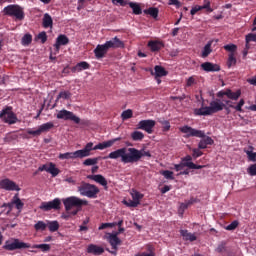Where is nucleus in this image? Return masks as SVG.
<instances>
[{
    "label": "nucleus",
    "instance_id": "f257e3e1",
    "mask_svg": "<svg viewBox=\"0 0 256 256\" xmlns=\"http://www.w3.org/2000/svg\"><path fill=\"white\" fill-rule=\"evenodd\" d=\"M143 157H151V152L145 151V149L138 150L137 148H120L109 153L104 159H121V162L127 165V163H138Z\"/></svg>",
    "mask_w": 256,
    "mask_h": 256
},
{
    "label": "nucleus",
    "instance_id": "f03ea898",
    "mask_svg": "<svg viewBox=\"0 0 256 256\" xmlns=\"http://www.w3.org/2000/svg\"><path fill=\"white\" fill-rule=\"evenodd\" d=\"M223 109H225V103H223L221 99H215L210 102L209 106H204L202 104L200 108L194 110V113L195 115L207 117L214 113H219V111H223Z\"/></svg>",
    "mask_w": 256,
    "mask_h": 256
},
{
    "label": "nucleus",
    "instance_id": "7ed1b4c3",
    "mask_svg": "<svg viewBox=\"0 0 256 256\" xmlns=\"http://www.w3.org/2000/svg\"><path fill=\"white\" fill-rule=\"evenodd\" d=\"M77 191L82 197H88V199H97V195H99V188L86 182H81Z\"/></svg>",
    "mask_w": 256,
    "mask_h": 256
},
{
    "label": "nucleus",
    "instance_id": "20e7f679",
    "mask_svg": "<svg viewBox=\"0 0 256 256\" xmlns=\"http://www.w3.org/2000/svg\"><path fill=\"white\" fill-rule=\"evenodd\" d=\"M31 248V244L25 243L17 238H11L6 240L3 249L6 251H16V249H29Z\"/></svg>",
    "mask_w": 256,
    "mask_h": 256
},
{
    "label": "nucleus",
    "instance_id": "39448f33",
    "mask_svg": "<svg viewBox=\"0 0 256 256\" xmlns=\"http://www.w3.org/2000/svg\"><path fill=\"white\" fill-rule=\"evenodd\" d=\"M5 15L9 17H15L17 21H23L25 19V10L19 5H8L4 8Z\"/></svg>",
    "mask_w": 256,
    "mask_h": 256
},
{
    "label": "nucleus",
    "instance_id": "423d86ee",
    "mask_svg": "<svg viewBox=\"0 0 256 256\" xmlns=\"http://www.w3.org/2000/svg\"><path fill=\"white\" fill-rule=\"evenodd\" d=\"M62 201L66 211L73 209V207H77L78 209H81L83 205H87L89 203L87 202V200H83L77 196H70L68 198L63 199Z\"/></svg>",
    "mask_w": 256,
    "mask_h": 256
},
{
    "label": "nucleus",
    "instance_id": "0eeeda50",
    "mask_svg": "<svg viewBox=\"0 0 256 256\" xmlns=\"http://www.w3.org/2000/svg\"><path fill=\"white\" fill-rule=\"evenodd\" d=\"M55 127V124L53 122H46L36 129H28L27 134L32 135V137H39L42 133H47L51 131Z\"/></svg>",
    "mask_w": 256,
    "mask_h": 256
},
{
    "label": "nucleus",
    "instance_id": "6e6552de",
    "mask_svg": "<svg viewBox=\"0 0 256 256\" xmlns=\"http://www.w3.org/2000/svg\"><path fill=\"white\" fill-rule=\"evenodd\" d=\"M105 239L112 247V251H110V253H112V255H117V249H119V245H121L118 233H106Z\"/></svg>",
    "mask_w": 256,
    "mask_h": 256
},
{
    "label": "nucleus",
    "instance_id": "1a4fd4ad",
    "mask_svg": "<svg viewBox=\"0 0 256 256\" xmlns=\"http://www.w3.org/2000/svg\"><path fill=\"white\" fill-rule=\"evenodd\" d=\"M0 119L4 121V123H8V125H15L17 123V116L11 110V107H7L0 112Z\"/></svg>",
    "mask_w": 256,
    "mask_h": 256
},
{
    "label": "nucleus",
    "instance_id": "9d476101",
    "mask_svg": "<svg viewBox=\"0 0 256 256\" xmlns=\"http://www.w3.org/2000/svg\"><path fill=\"white\" fill-rule=\"evenodd\" d=\"M56 117H57V119H64V121H73L77 125H79L81 123V118L77 117L76 115H74L73 112L68 111V110H60L57 113Z\"/></svg>",
    "mask_w": 256,
    "mask_h": 256
},
{
    "label": "nucleus",
    "instance_id": "9b49d317",
    "mask_svg": "<svg viewBox=\"0 0 256 256\" xmlns=\"http://www.w3.org/2000/svg\"><path fill=\"white\" fill-rule=\"evenodd\" d=\"M180 131L184 133L186 137H205V131L197 130L187 125L180 127Z\"/></svg>",
    "mask_w": 256,
    "mask_h": 256
},
{
    "label": "nucleus",
    "instance_id": "f8f14e48",
    "mask_svg": "<svg viewBox=\"0 0 256 256\" xmlns=\"http://www.w3.org/2000/svg\"><path fill=\"white\" fill-rule=\"evenodd\" d=\"M39 209L42 211H51V209H54L55 211L61 209V199L55 198L52 201L49 202H42L39 206Z\"/></svg>",
    "mask_w": 256,
    "mask_h": 256
},
{
    "label": "nucleus",
    "instance_id": "ddd939ff",
    "mask_svg": "<svg viewBox=\"0 0 256 256\" xmlns=\"http://www.w3.org/2000/svg\"><path fill=\"white\" fill-rule=\"evenodd\" d=\"M91 151H96L95 147H93V142H89L83 149L75 151V159L89 157L91 155Z\"/></svg>",
    "mask_w": 256,
    "mask_h": 256
},
{
    "label": "nucleus",
    "instance_id": "4468645a",
    "mask_svg": "<svg viewBox=\"0 0 256 256\" xmlns=\"http://www.w3.org/2000/svg\"><path fill=\"white\" fill-rule=\"evenodd\" d=\"M155 125H156L155 120H141L137 125V129L146 131V133L151 135V133H153V129H154Z\"/></svg>",
    "mask_w": 256,
    "mask_h": 256
},
{
    "label": "nucleus",
    "instance_id": "2eb2a0df",
    "mask_svg": "<svg viewBox=\"0 0 256 256\" xmlns=\"http://www.w3.org/2000/svg\"><path fill=\"white\" fill-rule=\"evenodd\" d=\"M104 45L107 49H123V47H125V43H123V41H121V39H119L117 36L109 41H106Z\"/></svg>",
    "mask_w": 256,
    "mask_h": 256
},
{
    "label": "nucleus",
    "instance_id": "dca6fc26",
    "mask_svg": "<svg viewBox=\"0 0 256 256\" xmlns=\"http://www.w3.org/2000/svg\"><path fill=\"white\" fill-rule=\"evenodd\" d=\"M0 187L1 189H5V191H21V188H19L15 182L9 179L0 181Z\"/></svg>",
    "mask_w": 256,
    "mask_h": 256
},
{
    "label": "nucleus",
    "instance_id": "f3484780",
    "mask_svg": "<svg viewBox=\"0 0 256 256\" xmlns=\"http://www.w3.org/2000/svg\"><path fill=\"white\" fill-rule=\"evenodd\" d=\"M200 67L206 73H217L218 71H221V66H219V64H213L211 62H204Z\"/></svg>",
    "mask_w": 256,
    "mask_h": 256
},
{
    "label": "nucleus",
    "instance_id": "a211bd4d",
    "mask_svg": "<svg viewBox=\"0 0 256 256\" xmlns=\"http://www.w3.org/2000/svg\"><path fill=\"white\" fill-rule=\"evenodd\" d=\"M117 141H121V137H117L108 141H104L102 143H98L96 146H94V149H99L100 151H103V149H109V147H113Z\"/></svg>",
    "mask_w": 256,
    "mask_h": 256
},
{
    "label": "nucleus",
    "instance_id": "6ab92c4d",
    "mask_svg": "<svg viewBox=\"0 0 256 256\" xmlns=\"http://www.w3.org/2000/svg\"><path fill=\"white\" fill-rule=\"evenodd\" d=\"M109 51V49L107 48V46L105 44H99L96 46V48L94 49V54L96 59H103V57H105V55H107V52Z\"/></svg>",
    "mask_w": 256,
    "mask_h": 256
},
{
    "label": "nucleus",
    "instance_id": "aec40b11",
    "mask_svg": "<svg viewBox=\"0 0 256 256\" xmlns=\"http://www.w3.org/2000/svg\"><path fill=\"white\" fill-rule=\"evenodd\" d=\"M87 179H90L91 181H95V183H99V185H102V187H105V189H107V179H105L103 175L101 174L88 175Z\"/></svg>",
    "mask_w": 256,
    "mask_h": 256
},
{
    "label": "nucleus",
    "instance_id": "412c9836",
    "mask_svg": "<svg viewBox=\"0 0 256 256\" xmlns=\"http://www.w3.org/2000/svg\"><path fill=\"white\" fill-rule=\"evenodd\" d=\"M198 138L201 139L198 143V149H207V145H213V143H215L211 137L205 135V132L203 137Z\"/></svg>",
    "mask_w": 256,
    "mask_h": 256
},
{
    "label": "nucleus",
    "instance_id": "4be33fe9",
    "mask_svg": "<svg viewBox=\"0 0 256 256\" xmlns=\"http://www.w3.org/2000/svg\"><path fill=\"white\" fill-rule=\"evenodd\" d=\"M87 253H90L91 255H103V253H105V249L101 246L90 244L87 247Z\"/></svg>",
    "mask_w": 256,
    "mask_h": 256
},
{
    "label": "nucleus",
    "instance_id": "5701e85b",
    "mask_svg": "<svg viewBox=\"0 0 256 256\" xmlns=\"http://www.w3.org/2000/svg\"><path fill=\"white\" fill-rule=\"evenodd\" d=\"M67 43H69V38H67L65 35H59L56 39L54 47L56 51H59V49H61V45H67Z\"/></svg>",
    "mask_w": 256,
    "mask_h": 256
},
{
    "label": "nucleus",
    "instance_id": "b1692460",
    "mask_svg": "<svg viewBox=\"0 0 256 256\" xmlns=\"http://www.w3.org/2000/svg\"><path fill=\"white\" fill-rule=\"evenodd\" d=\"M89 67H91V65H89V63L82 61V62H79L77 65H75L72 68V72L73 73H81V71H85V70L89 69Z\"/></svg>",
    "mask_w": 256,
    "mask_h": 256
},
{
    "label": "nucleus",
    "instance_id": "393cba45",
    "mask_svg": "<svg viewBox=\"0 0 256 256\" xmlns=\"http://www.w3.org/2000/svg\"><path fill=\"white\" fill-rule=\"evenodd\" d=\"M225 103L227 107H230L231 109H235L236 111L241 112L243 111V105H245V100L241 99L236 106L230 100H226Z\"/></svg>",
    "mask_w": 256,
    "mask_h": 256
},
{
    "label": "nucleus",
    "instance_id": "a878e982",
    "mask_svg": "<svg viewBox=\"0 0 256 256\" xmlns=\"http://www.w3.org/2000/svg\"><path fill=\"white\" fill-rule=\"evenodd\" d=\"M212 45H213V41H209L204 46V48L202 49V53H201L202 59L209 57V55H211V53H213V49L211 48Z\"/></svg>",
    "mask_w": 256,
    "mask_h": 256
},
{
    "label": "nucleus",
    "instance_id": "bb28decb",
    "mask_svg": "<svg viewBox=\"0 0 256 256\" xmlns=\"http://www.w3.org/2000/svg\"><path fill=\"white\" fill-rule=\"evenodd\" d=\"M12 203L15 205L16 209L21 213L23 211L24 203L19 198V194H15L12 198Z\"/></svg>",
    "mask_w": 256,
    "mask_h": 256
},
{
    "label": "nucleus",
    "instance_id": "cd10ccee",
    "mask_svg": "<svg viewBox=\"0 0 256 256\" xmlns=\"http://www.w3.org/2000/svg\"><path fill=\"white\" fill-rule=\"evenodd\" d=\"M151 75H155V77H165L167 75V71L162 66H155L154 71H151Z\"/></svg>",
    "mask_w": 256,
    "mask_h": 256
},
{
    "label": "nucleus",
    "instance_id": "c85d7f7f",
    "mask_svg": "<svg viewBox=\"0 0 256 256\" xmlns=\"http://www.w3.org/2000/svg\"><path fill=\"white\" fill-rule=\"evenodd\" d=\"M224 94L226 95V97H228V99H231L232 101H237V99H239V97H241V90L233 92L228 89L225 91Z\"/></svg>",
    "mask_w": 256,
    "mask_h": 256
},
{
    "label": "nucleus",
    "instance_id": "c756f323",
    "mask_svg": "<svg viewBox=\"0 0 256 256\" xmlns=\"http://www.w3.org/2000/svg\"><path fill=\"white\" fill-rule=\"evenodd\" d=\"M42 25L45 29L53 27V18L48 13L44 14Z\"/></svg>",
    "mask_w": 256,
    "mask_h": 256
},
{
    "label": "nucleus",
    "instance_id": "7c9ffc66",
    "mask_svg": "<svg viewBox=\"0 0 256 256\" xmlns=\"http://www.w3.org/2000/svg\"><path fill=\"white\" fill-rule=\"evenodd\" d=\"M130 195L132 200H134L138 205H141V199H143L144 195L137 190H131Z\"/></svg>",
    "mask_w": 256,
    "mask_h": 256
},
{
    "label": "nucleus",
    "instance_id": "2f4dec72",
    "mask_svg": "<svg viewBox=\"0 0 256 256\" xmlns=\"http://www.w3.org/2000/svg\"><path fill=\"white\" fill-rule=\"evenodd\" d=\"M180 234L182 235L183 239H185V241H197L195 234L189 233L187 230H181Z\"/></svg>",
    "mask_w": 256,
    "mask_h": 256
},
{
    "label": "nucleus",
    "instance_id": "473e14b6",
    "mask_svg": "<svg viewBox=\"0 0 256 256\" xmlns=\"http://www.w3.org/2000/svg\"><path fill=\"white\" fill-rule=\"evenodd\" d=\"M244 153H246L248 160L255 163L256 161V152H253V146H249L248 149H244Z\"/></svg>",
    "mask_w": 256,
    "mask_h": 256
},
{
    "label": "nucleus",
    "instance_id": "72a5a7b5",
    "mask_svg": "<svg viewBox=\"0 0 256 256\" xmlns=\"http://www.w3.org/2000/svg\"><path fill=\"white\" fill-rule=\"evenodd\" d=\"M47 227L51 233H55V231H59V222L57 220L48 221Z\"/></svg>",
    "mask_w": 256,
    "mask_h": 256
},
{
    "label": "nucleus",
    "instance_id": "f704fd0d",
    "mask_svg": "<svg viewBox=\"0 0 256 256\" xmlns=\"http://www.w3.org/2000/svg\"><path fill=\"white\" fill-rule=\"evenodd\" d=\"M128 5L132 8L134 15H141V13H143V10L138 3L129 2Z\"/></svg>",
    "mask_w": 256,
    "mask_h": 256
},
{
    "label": "nucleus",
    "instance_id": "c9c22d12",
    "mask_svg": "<svg viewBox=\"0 0 256 256\" xmlns=\"http://www.w3.org/2000/svg\"><path fill=\"white\" fill-rule=\"evenodd\" d=\"M144 13L146 15H150L154 19H157L158 15H159V9H157V8H149V9L144 10Z\"/></svg>",
    "mask_w": 256,
    "mask_h": 256
},
{
    "label": "nucleus",
    "instance_id": "e433bc0d",
    "mask_svg": "<svg viewBox=\"0 0 256 256\" xmlns=\"http://www.w3.org/2000/svg\"><path fill=\"white\" fill-rule=\"evenodd\" d=\"M235 65H237V58H235V53H230V54L228 55L227 66H228L229 69H230V67H233V66H235Z\"/></svg>",
    "mask_w": 256,
    "mask_h": 256
},
{
    "label": "nucleus",
    "instance_id": "4c0bfd02",
    "mask_svg": "<svg viewBox=\"0 0 256 256\" xmlns=\"http://www.w3.org/2000/svg\"><path fill=\"white\" fill-rule=\"evenodd\" d=\"M131 137H132L133 141H141L145 137V134H143V132H141V131H134L131 134Z\"/></svg>",
    "mask_w": 256,
    "mask_h": 256
},
{
    "label": "nucleus",
    "instance_id": "58836bf2",
    "mask_svg": "<svg viewBox=\"0 0 256 256\" xmlns=\"http://www.w3.org/2000/svg\"><path fill=\"white\" fill-rule=\"evenodd\" d=\"M32 249H41L45 253L51 249V246L49 244H34Z\"/></svg>",
    "mask_w": 256,
    "mask_h": 256
},
{
    "label": "nucleus",
    "instance_id": "ea45409f",
    "mask_svg": "<svg viewBox=\"0 0 256 256\" xmlns=\"http://www.w3.org/2000/svg\"><path fill=\"white\" fill-rule=\"evenodd\" d=\"M48 173H50L52 177H57V175H59V170L55 167V164L49 163Z\"/></svg>",
    "mask_w": 256,
    "mask_h": 256
},
{
    "label": "nucleus",
    "instance_id": "a19ab883",
    "mask_svg": "<svg viewBox=\"0 0 256 256\" xmlns=\"http://www.w3.org/2000/svg\"><path fill=\"white\" fill-rule=\"evenodd\" d=\"M100 158H88L83 162V165L86 167H91V165H97L99 163Z\"/></svg>",
    "mask_w": 256,
    "mask_h": 256
},
{
    "label": "nucleus",
    "instance_id": "79ce46f5",
    "mask_svg": "<svg viewBox=\"0 0 256 256\" xmlns=\"http://www.w3.org/2000/svg\"><path fill=\"white\" fill-rule=\"evenodd\" d=\"M162 44L160 42L150 41L148 43V47H150L151 51H159L161 49Z\"/></svg>",
    "mask_w": 256,
    "mask_h": 256
},
{
    "label": "nucleus",
    "instance_id": "37998d69",
    "mask_svg": "<svg viewBox=\"0 0 256 256\" xmlns=\"http://www.w3.org/2000/svg\"><path fill=\"white\" fill-rule=\"evenodd\" d=\"M34 229L36 231H45L47 229V223L43 222V221H38L35 225H34Z\"/></svg>",
    "mask_w": 256,
    "mask_h": 256
},
{
    "label": "nucleus",
    "instance_id": "c03bdc74",
    "mask_svg": "<svg viewBox=\"0 0 256 256\" xmlns=\"http://www.w3.org/2000/svg\"><path fill=\"white\" fill-rule=\"evenodd\" d=\"M31 41H33V36H31V34H25L22 37V45L24 46L31 45Z\"/></svg>",
    "mask_w": 256,
    "mask_h": 256
},
{
    "label": "nucleus",
    "instance_id": "a18cd8bd",
    "mask_svg": "<svg viewBox=\"0 0 256 256\" xmlns=\"http://www.w3.org/2000/svg\"><path fill=\"white\" fill-rule=\"evenodd\" d=\"M59 159L65 160V159H75V152H66L63 154H59Z\"/></svg>",
    "mask_w": 256,
    "mask_h": 256
},
{
    "label": "nucleus",
    "instance_id": "49530a36",
    "mask_svg": "<svg viewBox=\"0 0 256 256\" xmlns=\"http://www.w3.org/2000/svg\"><path fill=\"white\" fill-rule=\"evenodd\" d=\"M133 117V111L131 109L125 110L121 114V118L123 121H127V119H131Z\"/></svg>",
    "mask_w": 256,
    "mask_h": 256
},
{
    "label": "nucleus",
    "instance_id": "de8ad7c7",
    "mask_svg": "<svg viewBox=\"0 0 256 256\" xmlns=\"http://www.w3.org/2000/svg\"><path fill=\"white\" fill-rule=\"evenodd\" d=\"M247 173H248V175H250V177H255L256 176V163L255 164H251L247 168Z\"/></svg>",
    "mask_w": 256,
    "mask_h": 256
},
{
    "label": "nucleus",
    "instance_id": "09e8293b",
    "mask_svg": "<svg viewBox=\"0 0 256 256\" xmlns=\"http://www.w3.org/2000/svg\"><path fill=\"white\" fill-rule=\"evenodd\" d=\"M239 226V221L234 220L231 224L225 227L226 231H235Z\"/></svg>",
    "mask_w": 256,
    "mask_h": 256
},
{
    "label": "nucleus",
    "instance_id": "8fccbe9b",
    "mask_svg": "<svg viewBox=\"0 0 256 256\" xmlns=\"http://www.w3.org/2000/svg\"><path fill=\"white\" fill-rule=\"evenodd\" d=\"M122 203L126 205V207H139L138 202L135 200H123Z\"/></svg>",
    "mask_w": 256,
    "mask_h": 256
},
{
    "label": "nucleus",
    "instance_id": "3c124183",
    "mask_svg": "<svg viewBox=\"0 0 256 256\" xmlns=\"http://www.w3.org/2000/svg\"><path fill=\"white\" fill-rule=\"evenodd\" d=\"M225 51H228L229 53H235L237 51V45L235 44H227L224 45Z\"/></svg>",
    "mask_w": 256,
    "mask_h": 256
},
{
    "label": "nucleus",
    "instance_id": "603ef678",
    "mask_svg": "<svg viewBox=\"0 0 256 256\" xmlns=\"http://www.w3.org/2000/svg\"><path fill=\"white\" fill-rule=\"evenodd\" d=\"M161 175H163V177L165 179H170L171 181H173V179H175V177H173V172L169 171V170H164L161 172Z\"/></svg>",
    "mask_w": 256,
    "mask_h": 256
},
{
    "label": "nucleus",
    "instance_id": "864d4df0",
    "mask_svg": "<svg viewBox=\"0 0 256 256\" xmlns=\"http://www.w3.org/2000/svg\"><path fill=\"white\" fill-rule=\"evenodd\" d=\"M71 98V92L69 91H62L57 96V99H70Z\"/></svg>",
    "mask_w": 256,
    "mask_h": 256
},
{
    "label": "nucleus",
    "instance_id": "5fc2aeb1",
    "mask_svg": "<svg viewBox=\"0 0 256 256\" xmlns=\"http://www.w3.org/2000/svg\"><path fill=\"white\" fill-rule=\"evenodd\" d=\"M115 225H117V222H113V223H102L100 226H99V231H103V229H107V228H113L115 227Z\"/></svg>",
    "mask_w": 256,
    "mask_h": 256
},
{
    "label": "nucleus",
    "instance_id": "6e6d98bb",
    "mask_svg": "<svg viewBox=\"0 0 256 256\" xmlns=\"http://www.w3.org/2000/svg\"><path fill=\"white\" fill-rule=\"evenodd\" d=\"M185 167H188V169H203L202 165H196L193 162H186L184 163Z\"/></svg>",
    "mask_w": 256,
    "mask_h": 256
},
{
    "label": "nucleus",
    "instance_id": "4d7b16f0",
    "mask_svg": "<svg viewBox=\"0 0 256 256\" xmlns=\"http://www.w3.org/2000/svg\"><path fill=\"white\" fill-rule=\"evenodd\" d=\"M251 41L256 43V34L250 33L246 35V43H251Z\"/></svg>",
    "mask_w": 256,
    "mask_h": 256
},
{
    "label": "nucleus",
    "instance_id": "13d9d810",
    "mask_svg": "<svg viewBox=\"0 0 256 256\" xmlns=\"http://www.w3.org/2000/svg\"><path fill=\"white\" fill-rule=\"evenodd\" d=\"M225 245V242L218 244L217 248L215 249L216 253H223V251H225Z\"/></svg>",
    "mask_w": 256,
    "mask_h": 256
},
{
    "label": "nucleus",
    "instance_id": "bf43d9fd",
    "mask_svg": "<svg viewBox=\"0 0 256 256\" xmlns=\"http://www.w3.org/2000/svg\"><path fill=\"white\" fill-rule=\"evenodd\" d=\"M193 203H195V199L192 198L188 202L182 203L180 205V209H187V207H189V205H193Z\"/></svg>",
    "mask_w": 256,
    "mask_h": 256
},
{
    "label": "nucleus",
    "instance_id": "052dcab7",
    "mask_svg": "<svg viewBox=\"0 0 256 256\" xmlns=\"http://www.w3.org/2000/svg\"><path fill=\"white\" fill-rule=\"evenodd\" d=\"M38 39H40L41 43H45L47 41V33L45 32L39 33Z\"/></svg>",
    "mask_w": 256,
    "mask_h": 256
},
{
    "label": "nucleus",
    "instance_id": "680f3d73",
    "mask_svg": "<svg viewBox=\"0 0 256 256\" xmlns=\"http://www.w3.org/2000/svg\"><path fill=\"white\" fill-rule=\"evenodd\" d=\"M161 124L163 125V131H169V129H171V124L169 121H162Z\"/></svg>",
    "mask_w": 256,
    "mask_h": 256
},
{
    "label": "nucleus",
    "instance_id": "e2e57ef3",
    "mask_svg": "<svg viewBox=\"0 0 256 256\" xmlns=\"http://www.w3.org/2000/svg\"><path fill=\"white\" fill-rule=\"evenodd\" d=\"M168 5H174L176 6V9H179V7H181V3L179 2V0H169Z\"/></svg>",
    "mask_w": 256,
    "mask_h": 256
},
{
    "label": "nucleus",
    "instance_id": "0e129e2a",
    "mask_svg": "<svg viewBox=\"0 0 256 256\" xmlns=\"http://www.w3.org/2000/svg\"><path fill=\"white\" fill-rule=\"evenodd\" d=\"M201 10H202L201 6L196 5V6H194V7L191 9L190 15H195L198 11H201Z\"/></svg>",
    "mask_w": 256,
    "mask_h": 256
},
{
    "label": "nucleus",
    "instance_id": "69168bd1",
    "mask_svg": "<svg viewBox=\"0 0 256 256\" xmlns=\"http://www.w3.org/2000/svg\"><path fill=\"white\" fill-rule=\"evenodd\" d=\"M201 155H203V152H201V150L193 149V157H195V159H197V157H201Z\"/></svg>",
    "mask_w": 256,
    "mask_h": 256
},
{
    "label": "nucleus",
    "instance_id": "338daca9",
    "mask_svg": "<svg viewBox=\"0 0 256 256\" xmlns=\"http://www.w3.org/2000/svg\"><path fill=\"white\" fill-rule=\"evenodd\" d=\"M38 171H46V173H49V164H44L38 168Z\"/></svg>",
    "mask_w": 256,
    "mask_h": 256
},
{
    "label": "nucleus",
    "instance_id": "774afa93",
    "mask_svg": "<svg viewBox=\"0 0 256 256\" xmlns=\"http://www.w3.org/2000/svg\"><path fill=\"white\" fill-rule=\"evenodd\" d=\"M135 256H155V254L153 252H142L135 254Z\"/></svg>",
    "mask_w": 256,
    "mask_h": 256
}]
</instances>
